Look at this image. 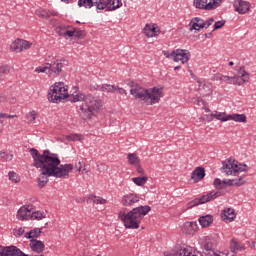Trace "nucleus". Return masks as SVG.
Segmentation results:
<instances>
[{"instance_id": "680f3d73", "label": "nucleus", "mask_w": 256, "mask_h": 256, "mask_svg": "<svg viewBox=\"0 0 256 256\" xmlns=\"http://www.w3.org/2000/svg\"><path fill=\"white\" fill-rule=\"evenodd\" d=\"M61 1H63V3H71V1L73 0H61Z\"/></svg>"}, {"instance_id": "a18cd8bd", "label": "nucleus", "mask_w": 256, "mask_h": 256, "mask_svg": "<svg viewBox=\"0 0 256 256\" xmlns=\"http://www.w3.org/2000/svg\"><path fill=\"white\" fill-rule=\"evenodd\" d=\"M37 15H39V17H42L43 19H49V17H51V14L44 10L38 11Z\"/></svg>"}, {"instance_id": "4d7b16f0", "label": "nucleus", "mask_w": 256, "mask_h": 256, "mask_svg": "<svg viewBox=\"0 0 256 256\" xmlns=\"http://www.w3.org/2000/svg\"><path fill=\"white\" fill-rule=\"evenodd\" d=\"M50 15H52L53 17H57V15H59V13L55 12V11H51Z\"/></svg>"}, {"instance_id": "603ef678", "label": "nucleus", "mask_w": 256, "mask_h": 256, "mask_svg": "<svg viewBox=\"0 0 256 256\" xmlns=\"http://www.w3.org/2000/svg\"><path fill=\"white\" fill-rule=\"evenodd\" d=\"M116 93H119V95H127V91L125 89L120 88L119 86H116Z\"/></svg>"}, {"instance_id": "13d9d810", "label": "nucleus", "mask_w": 256, "mask_h": 256, "mask_svg": "<svg viewBox=\"0 0 256 256\" xmlns=\"http://www.w3.org/2000/svg\"><path fill=\"white\" fill-rule=\"evenodd\" d=\"M7 115H8V114L0 113V119H5V117L7 118Z\"/></svg>"}, {"instance_id": "58836bf2", "label": "nucleus", "mask_w": 256, "mask_h": 256, "mask_svg": "<svg viewBox=\"0 0 256 256\" xmlns=\"http://www.w3.org/2000/svg\"><path fill=\"white\" fill-rule=\"evenodd\" d=\"M11 71V67L9 65L0 66V77H4V75H9Z\"/></svg>"}, {"instance_id": "338daca9", "label": "nucleus", "mask_w": 256, "mask_h": 256, "mask_svg": "<svg viewBox=\"0 0 256 256\" xmlns=\"http://www.w3.org/2000/svg\"><path fill=\"white\" fill-rule=\"evenodd\" d=\"M229 65H230V67H233V65H234L233 61H230Z\"/></svg>"}, {"instance_id": "aec40b11", "label": "nucleus", "mask_w": 256, "mask_h": 256, "mask_svg": "<svg viewBox=\"0 0 256 256\" xmlns=\"http://www.w3.org/2000/svg\"><path fill=\"white\" fill-rule=\"evenodd\" d=\"M99 5V0H78L79 7H85V9H91V7H96Z\"/></svg>"}, {"instance_id": "412c9836", "label": "nucleus", "mask_w": 256, "mask_h": 256, "mask_svg": "<svg viewBox=\"0 0 256 256\" xmlns=\"http://www.w3.org/2000/svg\"><path fill=\"white\" fill-rule=\"evenodd\" d=\"M228 121H236L237 123H247V116L245 114H228Z\"/></svg>"}, {"instance_id": "a211bd4d", "label": "nucleus", "mask_w": 256, "mask_h": 256, "mask_svg": "<svg viewBox=\"0 0 256 256\" xmlns=\"http://www.w3.org/2000/svg\"><path fill=\"white\" fill-rule=\"evenodd\" d=\"M190 25L192 27L190 28L191 31H199L200 29H205V21L199 17H195L191 20Z\"/></svg>"}, {"instance_id": "ea45409f", "label": "nucleus", "mask_w": 256, "mask_h": 256, "mask_svg": "<svg viewBox=\"0 0 256 256\" xmlns=\"http://www.w3.org/2000/svg\"><path fill=\"white\" fill-rule=\"evenodd\" d=\"M9 179L12 183H19L21 181V178L15 172H9Z\"/></svg>"}, {"instance_id": "052dcab7", "label": "nucleus", "mask_w": 256, "mask_h": 256, "mask_svg": "<svg viewBox=\"0 0 256 256\" xmlns=\"http://www.w3.org/2000/svg\"><path fill=\"white\" fill-rule=\"evenodd\" d=\"M3 249H5V247H1L0 246V255L3 256Z\"/></svg>"}, {"instance_id": "09e8293b", "label": "nucleus", "mask_w": 256, "mask_h": 256, "mask_svg": "<svg viewBox=\"0 0 256 256\" xmlns=\"http://www.w3.org/2000/svg\"><path fill=\"white\" fill-rule=\"evenodd\" d=\"M222 27H225V21H217L214 24V31H217V29H221Z\"/></svg>"}, {"instance_id": "cd10ccee", "label": "nucleus", "mask_w": 256, "mask_h": 256, "mask_svg": "<svg viewBox=\"0 0 256 256\" xmlns=\"http://www.w3.org/2000/svg\"><path fill=\"white\" fill-rule=\"evenodd\" d=\"M30 219H32L33 221H41V219H45V212L43 211H36V212H33L31 210V216H30Z\"/></svg>"}, {"instance_id": "7ed1b4c3", "label": "nucleus", "mask_w": 256, "mask_h": 256, "mask_svg": "<svg viewBox=\"0 0 256 256\" xmlns=\"http://www.w3.org/2000/svg\"><path fill=\"white\" fill-rule=\"evenodd\" d=\"M129 85L131 87L130 95L135 97V99H139V101H144L146 105H155L163 97V88L153 87L145 89L135 82H130Z\"/></svg>"}, {"instance_id": "49530a36", "label": "nucleus", "mask_w": 256, "mask_h": 256, "mask_svg": "<svg viewBox=\"0 0 256 256\" xmlns=\"http://www.w3.org/2000/svg\"><path fill=\"white\" fill-rule=\"evenodd\" d=\"M15 237H21L25 233V228H17L13 230Z\"/></svg>"}, {"instance_id": "3c124183", "label": "nucleus", "mask_w": 256, "mask_h": 256, "mask_svg": "<svg viewBox=\"0 0 256 256\" xmlns=\"http://www.w3.org/2000/svg\"><path fill=\"white\" fill-rule=\"evenodd\" d=\"M214 22H215V19L209 18L204 22L205 28L207 29L208 27H211V25H213Z\"/></svg>"}, {"instance_id": "79ce46f5", "label": "nucleus", "mask_w": 256, "mask_h": 256, "mask_svg": "<svg viewBox=\"0 0 256 256\" xmlns=\"http://www.w3.org/2000/svg\"><path fill=\"white\" fill-rule=\"evenodd\" d=\"M81 134H70L66 136L67 141H81Z\"/></svg>"}, {"instance_id": "6ab92c4d", "label": "nucleus", "mask_w": 256, "mask_h": 256, "mask_svg": "<svg viewBox=\"0 0 256 256\" xmlns=\"http://www.w3.org/2000/svg\"><path fill=\"white\" fill-rule=\"evenodd\" d=\"M222 220H224L225 223H231L233 219H235V210L228 208L227 210H224L221 214Z\"/></svg>"}, {"instance_id": "e2e57ef3", "label": "nucleus", "mask_w": 256, "mask_h": 256, "mask_svg": "<svg viewBox=\"0 0 256 256\" xmlns=\"http://www.w3.org/2000/svg\"><path fill=\"white\" fill-rule=\"evenodd\" d=\"M178 69H181V66L174 67V71H178Z\"/></svg>"}, {"instance_id": "f257e3e1", "label": "nucleus", "mask_w": 256, "mask_h": 256, "mask_svg": "<svg viewBox=\"0 0 256 256\" xmlns=\"http://www.w3.org/2000/svg\"><path fill=\"white\" fill-rule=\"evenodd\" d=\"M29 153L34 161L36 169H40L41 176L38 178V186L43 188L49 183V177L65 179L73 171V164L61 165V160L57 154L44 150L41 153L35 148H31Z\"/></svg>"}, {"instance_id": "a19ab883", "label": "nucleus", "mask_w": 256, "mask_h": 256, "mask_svg": "<svg viewBox=\"0 0 256 256\" xmlns=\"http://www.w3.org/2000/svg\"><path fill=\"white\" fill-rule=\"evenodd\" d=\"M74 37L76 39H83L85 37V32L79 28H74Z\"/></svg>"}, {"instance_id": "6e6d98bb", "label": "nucleus", "mask_w": 256, "mask_h": 256, "mask_svg": "<svg viewBox=\"0 0 256 256\" xmlns=\"http://www.w3.org/2000/svg\"><path fill=\"white\" fill-rule=\"evenodd\" d=\"M213 79L214 81H223V74H215Z\"/></svg>"}, {"instance_id": "dca6fc26", "label": "nucleus", "mask_w": 256, "mask_h": 256, "mask_svg": "<svg viewBox=\"0 0 256 256\" xmlns=\"http://www.w3.org/2000/svg\"><path fill=\"white\" fill-rule=\"evenodd\" d=\"M91 89H97L98 91H102L104 93H115L117 91V86L116 85H111V84H102V85H97L91 86Z\"/></svg>"}, {"instance_id": "5fc2aeb1", "label": "nucleus", "mask_w": 256, "mask_h": 256, "mask_svg": "<svg viewBox=\"0 0 256 256\" xmlns=\"http://www.w3.org/2000/svg\"><path fill=\"white\" fill-rule=\"evenodd\" d=\"M136 171L137 173H139L140 175H145V170L143 169V167H141V165H137L136 166Z\"/></svg>"}, {"instance_id": "0e129e2a", "label": "nucleus", "mask_w": 256, "mask_h": 256, "mask_svg": "<svg viewBox=\"0 0 256 256\" xmlns=\"http://www.w3.org/2000/svg\"><path fill=\"white\" fill-rule=\"evenodd\" d=\"M205 112H206V113H210V112H211V109H209V108L206 107V108H205Z\"/></svg>"}, {"instance_id": "2f4dec72", "label": "nucleus", "mask_w": 256, "mask_h": 256, "mask_svg": "<svg viewBox=\"0 0 256 256\" xmlns=\"http://www.w3.org/2000/svg\"><path fill=\"white\" fill-rule=\"evenodd\" d=\"M211 117H215V119H218V121H222V123H225V121H229V119H227V114L225 112L211 114Z\"/></svg>"}, {"instance_id": "bb28decb", "label": "nucleus", "mask_w": 256, "mask_h": 256, "mask_svg": "<svg viewBox=\"0 0 256 256\" xmlns=\"http://www.w3.org/2000/svg\"><path fill=\"white\" fill-rule=\"evenodd\" d=\"M222 0H210L207 4H206V11H211L213 9H217V7H219V5H221Z\"/></svg>"}, {"instance_id": "69168bd1", "label": "nucleus", "mask_w": 256, "mask_h": 256, "mask_svg": "<svg viewBox=\"0 0 256 256\" xmlns=\"http://www.w3.org/2000/svg\"><path fill=\"white\" fill-rule=\"evenodd\" d=\"M24 256H44L43 254H40V255H27V254H24Z\"/></svg>"}, {"instance_id": "b1692460", "label": "nucleus", "mask_w": 256, "mask_h": 256, "mask_svg": "<svg viewBox=\"0 0 256 256\" xmlns=\"http://www.w3.org/2000/svg\"><path fill=\"white\" fill-rule=\"evenodd\" d=\"M240 79L241 78H239V76L229 77V76L223 75L222 77V81L224 83H228L229 85H241Z\"/></svg>"}, {"instance_id": "393cba45", "label": "nucleus", "mask_w": 256, "mask_h": 256, "mask_svg": "<svg viewBox=\"0 0 256 256\" xmlns=\"http://www.w3.org/2000/svg\"><path fill=\"white\" fill-rule=\"evenodd\" d=\"M24 237L26 239H37L41 237V229L35 228L31 230L30 232L25 233Z\"/></svg>"}, {"instance_id": "f704fd0d", "label": "nucleus", "mask_w": 256, "mask_h": 256, "mask_svg": "<svg viewBox=\"0 0 256 256\" xmlns=\"http://www.w3.org/2000/svg\"><path fill=\"white\" fill-rule=\"evenodd\" d=\"M36 119H37V112H35V111H32L26 115L27 123L33 124V123H35Z\"/></svg>"}, {"instance_id": "774afa93", "label": "nucleus", "mask_w": 256, "mask_h": 256, "mask_svg": "<svg viewBox=\"0 0 256 256\" xmlns=\"http://www.w3.org/2000/svg\"><path fill=\"white\" fill-rule=\"evenodd\" d=\"M209 92L208 93H212V90H211V88H209V90H208Z\"/></svg>"}, {"instance_id": "f3484780", "label": "nucleus", "mask_w": 256, "mask_h": 256, "mask_svg": "<svg viewBox=\"0 0 256 256\" xmlns=\"http://www.w3.org/2000/svg\"><path fill=\"white\" fill-rule=\"evenodd\" d=\"M191 179L197 183L198 181H202L205 179V168L197 167L191 174Z\"/></svg>"}, {"instance_id": "473e14b6", "label": "nucleus", "mask_w": 256, "mask_h": 256, "mask_svg": "<svg viewBox=\"0 0 256 256\" xmlns=\"http://www.w3.org/2000/svg\"><path fill=\"white\" fill-rule=\"evenodd\" d=\"M194 6L196 9L207 10V0H194Z\"/></svg>"}, {"instance_id": "6e6552de", "label": "nucleus", "mask_w": 256, "mask_h": 256, "mask_svg": "<svg viewBox=\"0 0 256 256\" xmlns=\"http://www.w3.org/2000/svg\"><path fill=\"white\" fill-rule=\"evenodd\" d=\"M122 5L123 2H121V0H99L97 9L99 11H103L104 9H108V11H115L122 7Z\"/></svg>"}, {"instance_id": "864d4df0", "label": "nucleus", "mask_w": 256, "mask_h": 256, "mask_svg": "<svg viewBox=\"0 0 256 256\" xmlns=\"http://www.w3.org/2000/svg\"><path fill=\"white\" fill-rule=\"evenodd\" d=\"M74 35H75V28H72V30H69V28H67L66 37H74Z\"/></svg>"}, {"instance_id": "423d86ee", "label": "nucleus", "mask_w": 256, "mask_h": 256, "mask_svg": "<svg viewBox=\"0 0 256 256\" xmlns=\"http://www.w3.org/2000/svg\"><path fill=\"white\" fill-rule=\"evenodd\" d=\"M164 56L167 59H172L175 63H179V61H181L182 65H185V63H188L189 59H191V52H189V50L176 49L172 52H164Z\"/></svg>"}, {"instance_id": "5701e85b", "label": "nucleus", "mask_w": 256, "mask_h": 256, "mask_svg": "<svg viewBox=\"0 0 256 256\" xmlns=\"http://www.w3.org/2000/svg\"><path fill=\"white\" fill-rule=\"evenodd\" d=\"M198 221L201 227L205 229L206 227L211 226V224L213 223V216L211 215L201 216Z\"/></svg>"}, {"instance_id": "20e7f679", "label": "nucleus", "mask_w": 256, "mask_h": 256, "mask_svg": "<svg viewBox=\"0 0 256 256\" xmlns=\"http://www.w3.org/2000/svg\"><path fill=\"white\" fill-rule=\"evenodd\" d=\"M149 211H151V207L149 205L138 206L129 212L122 209L119 212L118 217L124 222L126 229H139L141 219H143V217H145Z\"/></svg>"}, {"instance_id": "9d476101", "label": "nucleus", "mask_w": 256, "mask_h": 256, "mask_svg": "<svg viewBox=\"0 0 256 256\" xmlns=\"http://www.w3.org/2000/svg\"><path fill=\"white\" fill-rule=\"evenodd\" d=\"M67 63L66 60H53L49 63L50 73H54L55 75H61L63 73V66Z\"/></svg>"}, {"instance_id": "c9c22d12", "label": "nucleus", "mask_w": 256, "mask_h": 256, "mask_svg": "<svg viewBox=\"0 0 256 256\" xmlns=\"http://www.w3.org/2000/svg\"><path fill=\"white\" fill-rule=\"evenodd\" d=\"M36 73H51L49 63H46L45 66H39L35 69Z\"/></svg>"}, {"instance_id": "4c0bfd02", "label": "nucleus", "mask_w": 256, "mask_h": 256, "mask_svg": "<svg viewBox=\"0 0 256 256\" xmlns=\"http://www.w3.org/2000/svg\"><path fill=\"white\" fill-rule=\"evenodd\" d=\"M67 29H71V26L61 25L58 27L57 33L60 35V37H66Z\"/></svg>"}, {"instance_id": "f03ea898", "label": "nucleus", "mask_w": 256, "mask_h": 256, "mask_svg": "<svg viewBox=\"0 0 256 256\" xmlns=\"http://www.w3.org/2000/svg\"><path fill=\"white\" fill-rule=\"evenodd\" d=\"M67 97H69V100L72 103L84 101L78 109V113L83 117V119H91V117L99 111V107H101V101L93 96H85L82 92H75L69 96L67 87H65V83L63 82H56L50 87L48 100L52 103H61V101H63V99H67Z\"/></svg>"}, {"instance_id": "f8f14e48", "label": "nucleus", "mask_w": 256, "mask_h": 256, "mask_svg": "<svg viewBox=\"0 0 256 256\" xmlns=\"http://www.w3.org/2000/svg\"><path fill=\"white\" fill-rule=\"evenodd\" d=\"M31 206H22L18 211H17V219L19 221H27L31 219Z\"/></svg>"}, {"instance_id": "7c9ffc66", "label": "nucleus", "mask_w": 256, "mask_h": 256, "mask_svg": "<svg viewBox=\"0 0 256 256\" xmlns=\"http://www.w3.org/2000/svg\"><path fill=\"white\" fill-rule=\"evenodd\" d=\"M127 159L130 165H139V157H137V154L129 153Z\"/></svg>"}, {"instance_id": "9b49d317", "label": "nucleus", "mask_w": 256, "mask_h": 256, "mask_svg": "<svg viewBox=\"0 0 256 256\" xmlns=\"http://www.w3.org/2000/svg\"><path fill=\"white\" fill-rule=\"evenodd\" d=\"M2 256H25V253L17 246H6L2 248Z\"/></svg>"}, {"instance_id": "72a5a7b5", "label": "nucleus", "mask_w": 256, "mask_h": 256, "mask_svg": "<svg viewBox=\"0 0 256 256\" xmlns=\"http://www.w3.org/2000/svg\"><path fill=\"white\" fill-rule=\"evenodd\" d=\"M89 199L90 201H93V203H96V205H105V203H107V200L93 195H91Z\"/></svg>"}, {"instance_id": "bf43d9fd", "label": "nucleus", "mask_w": 256, "mask_h": 256, "mask_svg": "<svg viewBox=\"0 0 256 256\" xmlns=\"http://www.w3.org/2000/svg\"><path fill=\"white\" fill-rule=\"evenodd\" d=\"M14 117H17V115H9V114H7V119H14Z\"/></svg>"}, {"instance_id": "0eeeda50", "label": "nucleus", "mask_w": 256, "mask_h": 256, "mask_svg": "<svg viewBox=\"0 0 256 256\" xmlns=\"http://www.w3.org/2000/svg\"><path fill=\"white\" fill-rule=\"evenodd\" d=\"M223 195V191H212L206 195H203L200 198H195L187 204L188 209L193 207H197V205H203V203H209V201H213V199H217V197H221Z\"/></svg>"}, {"instance_id": "8fccbe9b", "label": "nucleus", "mask_w": 256, "mask_h": 256, "mask_svg": "<svg viewBox=\"0 0 256 256\" xmlns=\"http://www.w3.org/2000/svg\"><path fill=\"white\" fill-rule=\"evenodd\" d=\"M185 227H187L188 229H192L193 231H195V229H197V223L195 222H187L185 224Z\"/></svg>"}, {"instance_id": "c756f323", "label": "nucleus", "mask_w": 256, "mask_h": 256, "mask_svg": "<svg viewBox=\"0 0 256 256\" xmlns=\"http://www.w3.org/2000/svg\"><path fill=\"white\" fill-rule=\"evenodd\" d=\"M243 249V246L239 245L236 240H231L230 242V250L232 253H237Z\"/></svg>"}, {"instance_id": "a878e982", "label": "nucleus", "mask_w": 256, "mask_h": 256, "mask_svg": "<svg viewBox=\"0 0 256 256\" xmlns=\"http://www.w3.org/2000/svg\"><path fill=\"white\" fill-rule=\"evenodd\" d=\"M148 177L147 175H144L142 177H135V178H132V181L135 185H137L138 187H143V185H145V183H147L148 181Z\"/></svg>"}, {"instance_id": "4be33fe9", "label": "nucleus", "mask_w": 256, "mask_h": 256, "mask_svg": "<svg viewBox=\"0 0 256 256\" xmlns=\"http://www.w3.org/2000/svg\"><path fill=\"white\" fill-rule=\"evenodd\" d=\"M224 185H228L229 187L235 186V187H241V185H245V180H243V176H240L239 178L232 179V180H223Z\"/></svg>"}, {"instance_id": "4468645a", "label": "nucleus", "mask_w": 256, "mask_h": 256, "mask_svg": "<svg viewBox=\"0 0 256 256\" xmlns=\"http://www.w3.org/2000/svg\"><path fill=\"white\" fill-rule=\"evenodd\" d=\"M121 203H122V205H124V207H130V205H133L135 203H139V195H137V194H126L122 197Z\"/></svg>"}, {"instance_id": "de8ad7c7", "label": "nucleus", "mask_w": 256, "mask_h": 256, "mask_svg": "<svg viewBox=\"0 0 256 256\" xmlns=\"http://www.w3.org/2000/svg\"><path fill=\"white\" fill-rule=\"evenodd\" d=\"M240 75L244 83H247V81H249V74L245 72V70H240Z\"/></svg>"}, {"instance_id": "ddd939ff", "label": "nucleus", "mask_w": 256, "mask_h": 256, "mask_svg": "<svg viewBox=\"0 0 256 256\" xmlns=\"http://www.w3.org/2000/svg\"><path fill=\"white\" fill-rule=\"evenodd\" d=\"M235 11L240 13L241 15H245V13H248L249 9L251 8V4L247 1L238 0V2L234 3Z\"/></svg>"}, {"instance_id": "37998d69", "label": "nucleus", "mask_w": 256, "mask_h": 256, "mask_svg": "<svg viewBox=\"0 0 256 256\" xmlns=\"http://www.w3.org/2000/svg\"><path fill=\"white\" fill-rule=\"evenodd\" d=\"M1 159H4V161H11L13 159V155L7 154L6 152H0Z\"/></svg>"}, {"instance_id": "c03bdc74", "label": "nucleus", "mask_w": 256, "mask_h": 256, "mask_svg": "<svg viewBox=\"0 0 256 256\" xmlns=\"http://www.w3.org/2000/svg\"><path fill=\"white\" fill-rule=\"evenodd\" d=\"M214 187H215L216 189H223L225 186L223 185V182H221V179L216 178V179L214 180Z\"/></svg>"}, {"instance_id": "1a4fd4ad", "label": "nucleus", "mask_w": 256, "mask_h": 256, "mask_svg": "<svg viewBox=\"0 0 256 256\" xmlns=\"http://www.w3.org/2000/svg\"><path fill=\"white\" fill-rule=\"evenodd\" d=\"M31 45V42L27 40L17 39L10 45V49L15 51V53H21V51L31 49Z\"/></svg>"}, {"instance_id": "39448f33", "label": "nucleus", "mask_w": 256, "mask_h": 256, "mask_svg": "<svg viewBox=\"0 0 256 256\" xmlns=\"http://www.w3.org/2000/svg\"><path fill=\"white\" fill-rule=\"evenodd\" d=\"M222 172L227 175H234V177H245V175H241L243 171H247V164H241L235 160H227L226 162H223V167L221 168Z\"/></svg>"}, {"instance_id": "e433bc0d", "label": "nucleus", "mask_w": 256, "mask_h": 256, "mask_svg": "<svg viewBox=\"0 0 256 256\" xmlns=\"http://www.w3.org/2000/svg\"><path fill=\"white\" fill-rule=\"evenodd\" d=\"M195 252H193V248L186 247L180 250V256H193Z\"/></svg>"}, {"instance_id": "2eb2a0df", "label": "nucleus", "mask_w": 256, "mask_h": 256, "mask_svg": "<svg viewBox=\"0 0 256 256\" xmlns=\"http://www.w3.org/2000/svg\"><path fill=\"white\" fill-rule=\"evenodd\" d=\"M29 245L33 253H43L45 251V244L41 240L32 239Z\"/></svg>"}, {"instance_id": "c85d7f7f", "label": "nucleus", "mask_w": 256, "mask_h": 256, "mask_svg": "<svg viewBox=\"0 0 256 256\" xmlns=\"http://www.w3.org/2000/svg\"><path fill=\"white\" fill-rule=\"evenodd\" d=\"M146 37H155V26L147 24L144 28Z\"/></svg>"}]
</instances>
